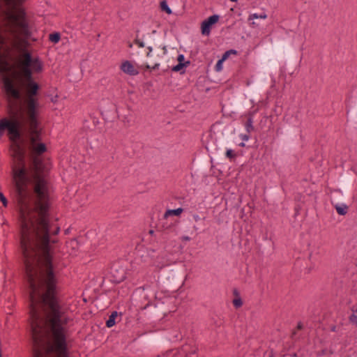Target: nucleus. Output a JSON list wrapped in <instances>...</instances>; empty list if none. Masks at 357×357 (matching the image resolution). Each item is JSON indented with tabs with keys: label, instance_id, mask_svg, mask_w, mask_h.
<instances>
[{
	"label": "nucleus",
	"instance_id": "1",
	"mask_svg": "<svg viewBox=\"0 0 357 357\" xmlns=\"http://www.w3.org/2000/svg\"><path fill=\"white\" fill-rule=\"evenodd\" d=\"M352 183L353 176L351 175L343 174L340 179L339 187L340 188L331 190L333 197L332 202H346L349 195Z\"/></svg>",
	"mask_w": 357,
	"mask_h": 357
},
{
	"label": "nucleus",
	"instance_id": "2",
	"mask_svg": "<svg viewBox=\"0 0 357 357\" xmlns=\"http://www.w3.org/2000/svg\"><path fill=\"white\" fill-rule=\"evenodd\" d=\"M149 52L146 53V56L149 58L150 61L145 65L147 70H155L160 66V61L167 54V48L165 46L159 47L156 51L155 56L152 54L153 49L151 47H148Z\"/></svg>",
	"mask_w": 357,
	"mask_h": 357
},
{
	"label": "nucleus",
	"instance_id": "3",
	"mask_svg": "<svg viewBox=\"0 0 357 357\" xmlns=\"http://www.w3.org/2000/svg\"><path fill=\"white\" fill-rule=\"evenodd\" d=\"M218 20L219 16L218 15H213L204 20L201 26L202 33L204 36H208L213 25L218 22Z\"/></svg>",
	"mask_w": 357,
	"mask_h": 357
},
{
	"label": "nucleus",
	"instance_id": "4",
	"mask_svg": "<svg viewBox=\"0 0 357 357\" xmlns=\"http://www.w3.org/2000/svg\"><path fill=\"white\" fill-rule=\"evenodd\" d=\"M121 70L129 75H136L139 73L136 65L129 61H125L121 63Z\"/></svg>",
	"mask_w": 357,
	"mask_h": 357
},
{
	"label": "nucleus",
	"instance_id": "5",
	"mask_svg": "<svg viewBox=\"0 0 357 357\" xmlns=\"http://www.w3.org/2000/svg\"><path fill=\"white\" fill-rule=\"evenodd\" d=\"M332 204L338 215H345L348 213L349 206L345 204V202H332Z\"/></svg>",
	"mask_w": 357,
	"mask_h": 357
},
{
	"label": "nucleus",
	"instance_id": "6",
	"mask_svg": "<svg viewBox=\"0 0 357 357\" xmlns=\"http://www.w3.org/2000/svg\"><path fill=\"white\" fill-rule=\"evenodd\" d=\"M236 54V52L235 50H229V51H227L223 55H222V57L221 59H220L215 66V69L217 72H220L222 70V64L224 63L225 61H226L229 56L231 54Z\"/></svg>",
	"mask_w": 357,
	"mask_h": 357
},
{
	"label": "nucleus",
	"instance_id": "7",
	"mask_svg": "<svg viewBox=\"0 0 357 357\" xmlns=\"http://www.w3.org/2000/svg\"><path fill=\"white\" fill-rule=\"evenodd\" d=\"M183 208H178L176 209H170V210H167L165 215H164V217L165 218H168L172 215H175V216H179L181 213L183 212Z\"/></svg>",
	"mask_w": 357,
	"mask_h": 357
},
{
	"label": "nucleus",
	"instance_id": "8",
	"mask_svg": "<svg viewBox=\"0 0 357 357\" xmlns=\"http://www.w3.org/2000/svg\"><path fill=\"white\" fill-rule=\"evenodd\" d=\"M118 317L117 312H113L109 316L108 320L106 322V326L108 328H111L115 324V319Z\"/></svg>",
	"mask_w": 357,
	"mask_h": 357
},
{
	"label": "nucleus",
	"instance_id": "9",
	"mask_svg": "<svg viewBox=\"0 0 357 357\" xmlns=\"http://www.w3.org/2000/svg\"><path fill=\"white\" fill-rule=\"evenodd\" d=\"M350 118L353 123L357 126V105L351 112Z\"/></svg>",
	"mask_w": 357,
	"mask_h": 357
},
{
	"label": "nucleus",
	"instance_id": "10",
	"mask_svg": "<svg viewBox=\"0 0 357 357\" xmlns=\"http://www.w3.org/2000/svg\"><path fill=\"white\" fill-rule=\"evenodd\" d=\"M245 128L248 132H250L253 130L252 119L251 116L248 118L247 122L245 123Z\"/></svg>",
	"mask_w": 357,
	"mask_h": 357
},
{
	"label": "nucleus",
	"instance_id": "11",
	"mask_svg": "<svg viewBox=\"0 0 357 357\" xmlns=\"http://www.w3.org/2000/svg\"><path fill=\"white\" fill-rule=\"evenodd\" d=\"M160 8L162 10L165 11L167 14L172 13V10L169 8L165 1H163L160 3Z\"/></svg>",
	"mask_w": 357,
	"mask_h": 357
},
{
	"label": "nucleus",
	"instance_id": "12",
	"mask_svg": "<svg viewBox=\"0 0 357 357\" xmlns=\"http://www.w3.org/2000/svg\"><path fill=\"white\" fill-rule=\"evenodd\" d=\"M60 40V34L58 33H52L50 35V40L52 43H57Z\"/></svg>",
	"mask_w": 357,
	"mask_h": 357
},
{
	"label": "nucleus",
	"instance_id": "13",
	"mask_svg": "<svg viewBox=\"0 0 357 357\" xmlns=\"http://www.w3.org/2000/svg\"><path fill=\"white\" fill-rule=\"evenodd\" d=\"M267 17L265 13H254L250 15L251 19H266Z\"/></svg>",
	"mask_w": 357,
	"mask_h": 357
},
{
	"label": "nucleus",
	"instance_id": "14",
	"mask_svg": "<svg viewBox=\"0 0 357 357\" xmlns=\"http://www.w3.org/2000/svg\"><path fill=\"white\" fill-rule=\"evenodd\" d=\"M185 66V64L183 63H178L176 66H174L172 68V70L174 72H178L180 71L183 67Z\"/></svg>",
	"mask_w": 357,
	"mask_h": 357
},
{
	"label": "nucleus",
	"instance_id": "15",
	"mask_svg": "<svg viewBox=\"0 0 357 357\" xmlns=\"http://www.w3.org/2000/svg\"><path fill=\"white\" fill-rule=\"evenodd\" d=\"M349 319L351 323L357 324V315H356L354 313L349 316Z\"/></svg>",
	"mask_w": 357,
	"mask_h": 357
},
{
	"label": "nucleus",
	"instance_id": "16",
	"mask_svg": "<svg viewBox=\"0 0 357 357\" xmlns=\"http://www.w3.org/2000/svg\"><path fill=\"white\" fill-rule=\"evenodd\" d=\"M0 201L3 203L4 206H7L8 202L5 196L0 192Z\"/></svg>",
	"mask_w": 357,
	"mask_h": 357
},
{
	"label": "nucleus",
	"instance_id": "17",
	"mask_svg": "<svg viewBox=\"0 0 357 357\" xmlns=\"http://www.w3.org/2000/svg\"><path fill=\"white\" fill-rule=\"evenodd\" d=\"M235 154L234 151L231 149H228L226 151V156L229 158H233L234 157Z\"/></svg>",
	"mask_w": 357,
	"mask_h": 357
},
{
	"label": "nucleus",
	"instance_id": "18",
	"mask_svg": "<svg viewBox=\"0 0 357 357\" xmlns=\"http://www.w3.org/2000/svg\"><path fill=\"white\" fill-rule=\"evenodd\" d=\"M233 303L236 307H239L242 305V301L241 299H234Z\"/></svg>",
	"mask_w": 357,
	"mask_h": 357
},
{
	"label": "nucleus",
	"instance_id": "19",
	"mask_svg": "<svg viewBox=\"0 0 357 357\" xmlns=\"http://www.w3.org/2000/svg\"><path fill=\"white\" fill-rule=\"evenodd\" d=\"M135 43L139 47H144V43L141 41L139 39H136L135 40Z\"/></svg>",
	"mask_w": 357,
	"mask_h": 357
},
{
	"label": "nucleus",
	"instance_id": "20",
	"mask_svg": "<svg viewBox=\"0 0 357 357\" xmlns=\"http://www.w3.org/2000/svg\"><path fill=\"white\" fill-rule=\"evenodd\" d=\"M240 138L243 141H248L249 139V135L245 134H241L239 135Z\"/></svg>",
	"mask_w": 357,
	"mask_h": 357
},
{
	"label": "nucleus",
	"instance_id": "21",
	"mask_svg": "<svg viewBox=\"0 0 357 357\" xmlns=\"http://www.w3.org/2000/svg\"><path fill=\"white\" fill-rule=\"evenodd\" d=\"M183 60H184V56L183 54L178 55V62L179 63H183Z\"/></svg>",
	"mask_w": 357,
	"mask_h": 357
},
{
	"label": "nucleus",
	"instance_id": "22",
	"mask_svg": "<svg viewBox=\"0 0 357 357\" xmlns=\"http://www.w3.org/2000/svg\"><path fill=\"white\" fill-rule=\"evenodd\" d=\"M192 217H193L194 220L196 222L201 220V218L197 214H194Z\"/></svg>",
	"mask_w": 357,
	"mask_h": 357
},
{
	"label": "nucleus",
	"instance_id": "23",
	"mask_svg": "<svg viewBox=\"0 0 357 357\" xmlns=\"http://www.w3.org/2000/svg\"><path fill=\"white\" fill-rule=\"evenodd\" d=\"M326 351L325 349H323L321 351V352H318V356L321 355V354H326Z\"/></svg>",
	"mask_w": 357,
	"mask_h": 357
},
{
	"label": "nucleus",
	"instance_id": "24",
	"mask_svg": "<svg viewBox=\"0 0 357 357\" xmlns=\"http://www.w3.org/2000/svg\"><path fill=\"white\" fill-rule=\"evenodd\" d=\"M336 328H337V326H335V325H333V326H331V330L332 331H334V332H335V331H336Z\"/></svg>",
	"mask_w": 357,
	"mask_h": 357
},
{
	"label": "nucleus",
	"instance_id": "25",
	"mask_svg": "<svg viewBox=\"0 0 357 357\" xmlns=\"http://www.w3.org/2000/svg\"><path fill=\"white\" fill-rule=\"evenodd\" d=\"M183 239L184 241H189V240H190V237H188V236H184V237L183 238Z\"/></svg>",
	"mask_w": 357,
	"mask_h": 357
},
{
	"label": "nucleus",
	"instance_id": "26",
	"mask_svg": "<svg viewBox=\"0 0 357 357\" xmlns=\"http://www.w3.org/2000/svg\"><path fill=\"white\" fill-rule=\"evenodd\" d=\"M320 174V176H322L324 175V170L322 169L320 172H319Z\"/></svg>",
	"mask_w": 357,
	"mask_h": 357
},
{
	"label": "nucleus",
	"instance_id": "27",
	"mask_svg": "<svg viewBox=\"0 0 357 357\" xmlns=\"http://www.w3.org/2000/svg\"><path fill=\"white\" fill-rule=\"evenodd\" d=\"M240 146H245V144H244L243 143H241V144H240Z\"/></svg>",
	"mask_w": 357,
	"mask_h": 357
},
{
	"label": "nucleus",
	"instance_id": "28",
	"mask_svg": "<svg viewBox=\"0 0 357 357\" xmlns=\"http://www.w3.org/2000/svg\"><path fill=\"white\" fill-rule=\"evenodd\" d=\"M231 1H233V2H236L238 0H230Z\"/></svg>",
	"mask_w": 357,
	"mask_h": 357
},
{
	"label": "nucleus",
	"instance_id": "29",
	"mask_svg": "<svg viewBox=\"0 0 357 357\" xmlns=\"http://www.w3.org/2000/svg\"><path fill=\"white\" fill-rule=\"evenodd\" d=\"M355 312L357 313V309L355 310Z\"/></svg>",
	"mask_w": 357,
	"mask_h": 357
},
{
	"label": "nucleus",
	"instance_id": "30",
	"mask_svg": "<svg viewBox=\"0 0 357 357\" xmlns=\"http://www.w3.org/2000/svg\"><path fill=\"white\" fill-rule=\"evenodd\" d=\"M348 357H350V356H348Z\"/></svg>",
	"mask_w": 357,
	"mask_h": 357
}]
</instances>
